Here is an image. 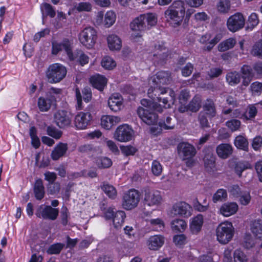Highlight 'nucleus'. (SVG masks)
Instances as JSON below:
<instances>
[{"label":"nucleus","mask_w":262,"mask_h":262,"mask_svg":"<svg viewBox=\"0 0 262 262\" xmlns=\"http://www.w3.org/2000/svg\"><path fill=\"white\" fill-rule=\"evenodd\" d=\"M164 243V237L161 235L150 236L147 242L149 249L157 250L162 246Z\"/></svg>","instance_id":"nucleus-23"},{"label":"nucleus","mask_w":262,"mask_h":262,"mask_svg":"<svg viewBox=\"0 0 262 262\" xmlns=\"http://www.w3.org/2000/svg\"><path fill=\"white\" fill-rule=\"evenodd\" d=\"M168 89L163 88L160 85H155V83L150 85L148 90L147 94L148 97L154 101H158L159 102H162V108H169L171 104H173L175 101V93L172 90H170L169 99L167 97H160L167 93Z\"/></svg>","instance_id":"nucleus-2"},{"label":"nucleus","mask_w":262,"mask_h":262,"mask_svg":"<svg viewBox=\"0 0 262 262\" xmlns=\"http://www.w3.org/2000/svg\"><path fill=\"white\" fill-rule=\"evenodd\" d=\"M77 150L82 154H90L95 151L93 146L89 144H84L79 146Z\"/></svg>","instance_id":"nucleus-54"},{"label":"nucleus","mask_w":262,"mask_h":262,"mask_svg":"<svg viewBox=\"0 0 262 262\" xmlns=\"http://www.w3.org/2000/svg\"><path fill=\"white\" fill-rule=\"evenodd\" d=\"M235 146L239 149L247 151L248 149V142L247 139L242 136H238L234 140Z\"/></svg>","instance_id":"nucleus-39"},{"label":"nucleus","mask_w":262,"mask_h":262,"mask_svg":"<svg viewBox=\"0 0 262 262\" xmlns=\"http://www.w3.org/2000/svg\"><path fill=\"white\" fill-rule=\"evenodd\" d=\"M204 162L206 168H212L214 166L215 157L211 151L206 153L204 157Z\"/></svg>","instance_id":"nucleus-46"},{"label":"nucleus","mask_w":262,"mask_h":262,"mask_svg":"<svg viewBox=\"0 0 262 262\" xmlns=\"http://www.w3.org/2000/svg\"><path fill=\"white\" fill-rule=\"evenodd\" d=\"M258 23L259 19L257 14L255 13H252L248 17L247 23V28L252 30L255 27Z\"/></svg>","instance_id":"nucleus-49"},{"label":"nucleus","mask_w":262,"mask_h":262,"mask_svg":"<svg viewBox=\"0 0 262 262\" xmlns=\"http://www.w3.org/2000/svg\"><path fill=\"white\" fill-rule=\"evenodd\" d=\"M66 68L60 63H53L50 65L46 73L48 82L56 83L61 81L66 76Z\"/></svg>","instance_id":"nucleus-4"},{"label":"nucleus","mask_w":262,"mask_h":262,"mask_svg":"<svg viewBox=\"0 0 262 262\" xmlns=\"http://www.w3.org/2000/svg\"><path fill=\"white\" fill-rule=\"evenodd\" d=\"M238 207L235 203H228L224 204L220 208V212L224 216L228 217L235 214Z\"/></svg>","instance_id":"nucleus-26"},{"label":"nucleus","mask_w":262,"mask_h":262,"mask_svg":"<svg viewBox=\"0 0 262 262\" xmlns=\"http://www.w3.org/2000/svg\"><path fill=\"white\" fill-rule=\"evenodd\" d=\"M108 105L114 112L120 111L123 106V98L119 94H113L108 100Z\"/></svg>","instance_id":"nucleus-20"},{"label":"nucleus","mask_w":262,"mask_h":262,"mask_svg":"<svg viewBox=\"0 0 262 262\" xmlns=\"http://www.w3.org/2000/svg\"><path fill=\"white\" fill-rule=\"evenodd\" d=\"M226 125L231 131L234 132L239 129L241 123L239 120L232 119L227 121Z\"/></svg>","instance_id":"nucleus-58"},{"label":"nucleus","mask_w":262,"mask_h":262,"mask_svg":"<svg viewBox=\"0 0 262 262\" xmlns=\"http://www.w3.org/2000/svg\"><path fill=\"white\" fill-rule=\"evenodd\" d=\"M176 122L174 118L169 116H167L163 117L159 122V125L164 129H172L174 128Z\"/></svg>","instance_id":"nucleus-32"},{"label":"nucleus","mask_w":262,"mask_h":262,"mask_svg":"<svg viewBox=\"0 0 262 262\" xmlns=\"http://www.w3.org/2000/svg\"><path fill=\"white\" fill-rule=\"evenodd\" d=\"M40 9L43 19L47 16H49L51 17H54L55 16V10L51 5L48 3L42 4L40 6Z\"/></svg>","instance_id":"nucleus-36"},{"label":"nucleus","mask_w":262,"mask_h":262,"mask_svg":"<svg viewBox=\"0 0 262 262\" xmlns=\"http://www.w3.org/2000/svg\"><path fill=\"white\" fill-rule=\"evenodd\" d=\"M255 245V241L253 238L250 234H247L244 238L243 243L244 247L246 249L252 248Z\"/></svg>","instance_id":"nucleus-63"},{"label":"nucleus","mask_w":262,"mask_h":262,"mask_svg":"<svg viewBox=\"0 0 262 262\" xmlns=\"http://www.w3.org/2000/svg\"><path fill=\"white\" fill-rule=\"evenodd\" d=\"M120 149L122 152L127 156L134 155L137 151L136 148L131 145L122 146Z\"/></svg>","instance_id":"nucleus-62"},{"label":"nucleus","mask_w":262,"mask_h":262,"mask_svg":"<svg viewBox=\"0 0 262 262\" xmlns=\"http://www.w3.org/2000/svg\"><path fill=\"white\" fill-rule=\"evenodd\" d=\"M223 73V69L220 68H212L208 71L207 74L210 79L220 76Z\"/></svg>","instance_id":"nucleus-60"},{"label":"nucleus","mask_w":262,"mask_h":262,"mask_svg":"<svg viewBox=\"0 0 262 262\" xmlns=\"http://www.w3.org/2000/svg\"><path fill=\"white\" fill-rule=\"evenodd\" d=\"M157 23L156 15L152 13H147L140 15L136 17L130 23V27L135 31H144L150 29Z\"/></svg>","instance_id":"nucleus-3"},{"label":"nucleus","mask_w":262,"mask_h":262,"mask_svg":"<svg viewBox=\"0 0 262 262\" xmlns=\"http://www.w3.org/2000/svg\"><path fill=\"white\" fill-rule=\"evenodd\" d=\"M227 198V193L226 190L224 189H219L213 194L212 201L213 203H216L217 202H221L226 200Z\"/></svg>","instance_id":"nucleus-44"},{"label":"nucleus","mask_w":262,"mask_h":262,"mask_svg":"<svg viewBox=\"0 0 262 262\" xmlns=\"http://www.w3.org/2000/svg\"><path fill=\"white\" fill-rule=\"evenodd\" d=\"M177 149L179 157L183 161L192 158L196 154V149L194 147L187 142L179 143Z\"/></svg>","instance_id":"nucleus-15"},{"label":"nucleus","mask_w":262,"mask_h":262,"mask_svg":"<svg viewBox=\"0 0 262 262\" xmlns=\"http://www.w3.org/2000/svg\"><path fill=\"white\" fill-rule=\"evenodd\" d=\"M151 169L152 173L156 176H160L162 173L163 169L161 164L157 160H154L152 162Z\"/></svg>","instance_id":"nucleus-57"},{"label":"nucleus","mask_w":262,"mask_h":262,"mask_svg":"<svg viewBox=\"0 0 262 262\" xmlns=\"http://www.w3.org/2000/svg\"><path fill=\"white\" fill-rule=\"evenodd\" d=\"M232 147L229 144H221L216 148V152L217 156L223 159L228 158L232 154Z\"/></svg>","instance_id":"nucleus-24"},{"label":"nucleus","mask_w":262,"mask_h":262,"mask_svg":"<svg viewBox=\"0 0 262 262\" xmlns=\"http://www.w3.org/2000/svg\"><path fill=\"white\" fill-rule=\"evenodd\" d=\"M245 24V19L241 13H236L230 16L227 21V26L229 31L236 32L242 29Z\"/></svg>","instance_id":"nucleus-12"},{"label":"nucleus","mask_w":262,"mask_h":262,"mask_svg":"<svg viewBox=\"0 0 262 262\" xmlns=\"http://www.w3.org/2000/svg\"><path fill=\"white\" fill-rule=\"evenodd\" d=\"M192 208L185 202H179L173 205L170 210V215L171 217L180 216L188 217L191 215Z\"/></svg>","instance_id":"nucleus-11"},{"label":"nucleus","mask_w":262,"mask_h":262,"mask_svg":"<svg viewBox=\"0 0 262 262\" xmlns=\"http://www.w3.org/2000/svg\"><path fill=\"white\" fill-rule=\"evenodd\" d=\"M206 115H207L203 111H201L198 115V121L201 127L203 128L210 127Z\"/></svg>","instance_id":"nucleus-56"},{"label":"nucleus","mask_w":262,"mask_h":262,"mask_svg":"<svg viewBox=\"0 0 262 262\" xmlns=\"http://www.w3.org/2000/svg\"><path fill=\"white\" fill-rule=\"evenodd\" d=\"M133 130L127 124L119 126L114 134L115 139L120 142H127L132 140Z\"/></svg>","instance_id":"nucleus-14"},{"label":"nucleus","mask_w":262,"mask_h":262,"mask_svg":"<svg viewBox=\"0 0 262 262\" xmlns=\"http://www.w3.org/2000/svg\"><path fill=\"white\" fill-rule=\"evenodd\" d=\"M185 4L182 1H174L165 11L167 21L173 27L181 25L185 13Z\"/></svg>","instance_id":"nucleus-1"},{"label":"nucleus","mask_w":262,"mask_h":262,"mask_svg":"<svg viewBox=\"0 0 262 262\" xmlns=\"http://www.w3.org/2000/svg\"><path fill=\"white\" fill-rule=\"evenodd\" d=\"M203 109L204 113H206L209 118L214 117L216 114L215 104L213 100L207 99L204 102Z\"/></svg>","instance_id":"nucleus-28"},{"label":"nucleus","mask_w":262,"mask_h":262,"mask_svg":"<svg viewBox=\"0 0 262 262\" xmlns=\"http://www.w3.org/2000/svg\"><path fill=\"white\" fill-rule=\"evenodd\" d=\"M201 101L199 96H195L188 104L189 111L192 112L198 111L201 106Z\"/></svg>","instance_id":"nucleus-45"},{"label":"nucleus","mask_w":262,"mask_h":262,"mask_svg":"<svg viewBox=\"0 0 262 262\" xmlns=\"http://www.w3.org/2000/svg\"><path fill=\"white\" fill-rule=\"evenodd\" d=\"M64 51L71 60H73L75 57L72 53L71 44L69 39H64L61 42L54 41L52 43V54L57 55Z\"/></svg>","instance_id":"nucleus-10"},{"label":"nucleus","mask_w":262,"mask_h":262,"mask_svg":"<svg viewBox=\"0 0 262 262\" xmlns=\"http://www.w3.org/2000/svg\"><path fill=\"white\" fill-rule=\"evenodd\" d=\"M53 103L47 97H40L38 100V106L40 111H48L51 107Z\"/></svg>","instance_id":"nucleus-40"},{"label":"nucleus","mask_w":262,"mask_h":262,"mask_svg":"<svg viewBox=\"0 0 262 262\" xmlns=\"http://www.w3.org/2000/svg\"><path fill=\"white\" fill-rule=\"evenodd\" d=\"M64 247V244L57 243L51 245L47 250V253L49 254H59Z\"/></svg>","instance_id":"nucleus-50"},{"label":"nucleus","mask_w":262,"mask_h":262,"mask_svg":"<svg viewBox=\"0 0 262 262\" xmlns=\"http://www.w3.org/2000/svg\"><path fill=\"white\" fill-rule=\"evenodd\" d=\"M144 203L148 206H158L161 204L162 198L159 191L149 187H146L143 191Z\"/></svg>","instance_id":"nucleus-7"},{"label":"nucleus","mask_w":262,"mask_h":262,"mask_svg":"<svg viewBox=\"0 0 262 262\" xmlns=\"http://www.w3.org/2000/svg\"><path fill=\"white\" fill-rule=\"evenodd\" d=\"M171 229L175 233L183 232L187 227L186 222L181 219H175L170 222Z\"/></svg>","instance_id":"nucleus-29"},{"label":"nucleus","mask_w":262,"mask_h":262,"mask_svg":"<svg viewBox=\"0 0 262 262\" xmlns=\"http://www.w3.org/2000/svg\"><path fill=\"white\" fill-rule=\"evenodd\" d=\"M96 164L101 168H108L112 165V160L107 157H100L96 160Z\"/></svg>","instance_id":"nucleus-48"},{"label":"nucleus","mask_w":262,"mask_h":262,"mask_svg":"<svg viewBox=\"0 0 262 262\" xmlns=\"http://www.w3.org/2000/svg\"><path fill=\"white\" fill-rule=\"evenodd\" d=\"M116 20V15L113 11H109L105 15L104 25L108 28L112 26Z\"/></svg>","instance_id":"nucleus-47"},{"label":"nucleus","mask_w":262,"mask_h":262,"mask_svg":"<svg viewBox=\"0 0 262 262\" xmlns=\"http://www.w3.org/2000/svg\"><path fill=\"white\" fill-rule=\"evenodd\" d=\"M235 43L236 41L234 38H230L219 44L218 47L219 50L220 52L227 51L233 48Z\"/></svg>","instance_id":"nucleus-41"},{"label":"nucleus","mask_w":262,"mask_h":262,"mask_svg":"<svg viewBox=\"0 0 262 262\" xmlns=\"http://www.w3.org/2000/svg\"><path fill=\"white\" fill-rule=\"evenodd\" d=\"M140 200L139 192L134 189H130L123 195L122 206L126 210H131L137 206Z\"/></svg>","instance_id":"nucleus-8"},{"label":"nucleus","mask_w":262,"mask_h":262,"mask_svg":"<svg viewBox=\"0 0 262 262\" xmlns=\"http://www.w3.org/2000/svg\"><path fill=\"white\" fill-rule=\"evenodd\" d=\"M257 113V110L255 105H249L244 112V120H252L255 118Z\"/></svg>","instance_id":"nucleus-42"},{"label":"nucleus","mask_w":262,"mask_h":262,"mask_svg":"<svg viewBox=\"0 0 262 262\" xmlns=\"http://www.w3.org/2000/svg\"><path fill=\"white\" fill-rule=\"evenodd\" d=\"M251 53L253 56L262 59V41H258L253 45Z\"/></svg>","instance_id":"nucleus-55"},{"label":"nucleus","mask_w":262,"mask_h":262,"mask_svg":"<svg viewBox=\"0 0 262 262\" xmlns=\"http://www.w3.org/2000/svg\"><path fill=\"white\" fill-rule=\"evenodd\" d=\"M76 9L79 11H90L92 9V5L89 2H81L75 6Z\"/></svg>","instance_id":"nucleus-61"},{"label":"nucleus","mask_w":262,"mask_h":262,"mask_svg":"<svg viewBox=\"0 0 262 262\" xmlns=\"http://www.w3.org/2000/svg\"><path fill=\"white\" fill-rule=\"evenodd\" d=\"M54 120L57 125L60 128L68 126L71 123V120L68 112L59 110L54 114Z\"/></svg>","instance_id":"nucleus-17"},{"label":"nucleus","mask_w":262,"mask_h":262,"mask_svg":"<svg viewBox=\"0 0 262 262\" xmlns=\"http://www.w3.org/2000/svg\"><path fill=\"white\" fill-rule=\"evenodd\" d=\"M58 214V209L43 204L38 206L35 211V215L37 217L51 221L55 220L57 218Z\"/></svg>","instance_id":"nucleus-9"},{"label":"nucleus","mask_w":262,"mask_h":262,"mask_svg":"<svg viewBox=\"0 0 262 262\" xmlns=\"http://www.w3.org/2000/svg\"><path fill=\"white\" fill-rule=\"evenodd\" d=\"M239 198V201L243 205H248L251 200V196L250 193L247 192H243Z\"/></svg>","instance_id":"nucleus-64"},{"label":"nucleus","mask_w":262,"mask_h":262,"mask_svg":"<svg viewBox=\"0 0 262 262\" xmlns=\"http://www.w3.org/2000/svg\"><path fill=\"white\" fill-rule=\"evenodd\" d=\"M102 66L106 69H113L116 66L115 61L109 56L104 57L101 61Z\"/></svg>","instance_id":"nucleus-53"},{"label":"nucleus","mask_w":262,"mask_h":262,"mask_svg":"<svg viewBox=\"0 0 262 262\" xmlns=\"http://www.w3.org/2000/svg\"><path fill=\"white\" fill-rule=\"evenodd\" d=\"M33 192L36 200H41L43 198L45 194V190L43 181L41 179H37L35 180L33 186Z\"/></svg>","instance_id":"nucleus-27"},{"label":"nucleus","mask_w":262,"mask_h":262,"mask_svg":"<svg viewBox=\"0 0 262 262\" xmlns=\"http://www.w3.org/2000/svg\"><path fill=\"white\" fill-rule=\"evenodd\" d=\"M102 191L111 199H114L117 196V191L115 188L107 183H103L101 185Z\"/></svg>","instance_id":"nucleus-35"},{"label":"nucleus","mask_w":262,"mask_h":262,"mask_svg":"<svg viewBox=\"0 0 262 262\" xmlns=\"http://www.w3.org/2000/svg\"><path fill=\"white\" fill-rule=\"evenodd\" d=\"M48 135L56 139H59L62 135L61 131L58 130L54 127L49 126L47 128Z\"/></svg>","instance_id":"nucleus-59"},{"label":"nucleus","mask_w":262,"mask_h":262,"mask_svg":"<svg viewBox=\"0 0 262 262\" xmlns=\"http://www.w3.org/2000/svg\"><path fill=\"white\" fill-rule=\"evenodd\" d=\"M68 149L67 143L60 142L57 144L52 151L51 157L52 160L56 161L64 156Z\"/></svg>","instance_id":"nucleus-22"},{"label":"nucleus","mask_w":262,"mask_h":262,"mask_svg":"<svg viewBox=\"0 0 262 262\" xmlns=\"http://www.w3.org/2000/svg\"><path fill=\"white\" fill-rule=\"evenodd\" d=\"M125 216V213L123 211H117L115 212L113 218V223L115 228L119 229L122 227Z\"/></svg>","instance_id":"nucleus-33"},{"label":"nucleus","mask_w":262,"mask_h":262,"mask_svg":"<svg viewBox=\"0 0 262 262\" xmlns=\"http://www.w3.org/2000/svg\"><path fill=\"white\" fill-rule=\"evenodd\" d=\"M141 103L142 105L144 107H143L144 108H147L149 110L153 109L154 110L159 112H161L162 111V104H158L157 102H151L146 99H143L141 100Z\"/></svg>","instance_id":"nucleus-37"},{"label":"nucleus","mask_w":262,"mask_h":262,"mask_svg":"<svg viewBox=\"0 0 262 262\" xmlns=\"http://www.w3.org/2000/svg\"><path fill=\"white\" fill-rule=\"evenodd\" d=\"M250 228L251 232L254 236L258 238L262 237V220H255L250 224Z\"/></svg>","instance_id":"nucleus-31"},{"label":"nucleus","mask_w":262,"mask_h":262,"mask_svg":"<svg viewBox=\"0 0 262 262\" xmlns=\"http://www.w3.org/2000/svg\"><path fill=\"white\" fill-rule=\"evenodd\" d=\"M234 262H248V259L247 255L241 250L236 249L233 253Z\"/></svg>","instance_id":"nucleus-52"},{"label":"nucleus","mask_w":262,"mask_h":262,"mask_svg":"<svg viewBox=\"0 0 262 262\" xmlns=\"http://www.w3.org/2000/svg\"><path fill=\"white\" fill-rule=\"evenodd\" d=\"M216 8L220 13H227L230 9V2L229 0H220Z\"/></svg>","instance_id":"nucleus-43"},{"label":"nucleus","mask_w":262,"mask_h":262,"mask_svg":"<svg viewBox=\"0 0 262 262\" xmlns=\"http://www.w3.org/2000/svg\"><path fill=\"white\" fill-rule=\"evenodd\" d=\"M80 43L87 49L93 48L97 39L96 30L92 27H88L82 30L79 34Z\"/></svg>","instance_id":"nucleus-6"},{"label":"nucleus","mask_w":262,"mask_h":262,"mask_svg":"<svg viewBox=\"0 0 262 262\" xmlns=\"http://www.w3.org/2000/svg\"><path fill=\"white\" fill-rule=\"evenodd\" d=\"M148 222L150 227L155 231H163L165 228L163 221L160 218L150 219Z\"/></svg>","instance_id":"nucleus-38"},{"label":"nucleus","mask_w":262,"mask_h":262,"mask_svg":"<svg viewBox=\"0 0 262 262\" xmlns=\"http://www.w3.org/2000/svg\"><path fill=\"white\" fill-rule=\"evenodd\" d=\"M226 81L230 85H235L238 84L241 81V75L236 72H228L226 77Z\"/></svg>","instance_id":"nucleus-34"},{"label":"nucleus","mask_w":262,"mask_h":262,"mask_svg":"<svg viewBox=\"0 0 262 262\" xmlns=\"http://www.w3.org/2000/svg\"><path fill=\"white\" fill-rule=\"evenodd\" d=\"M251 168L250 164L247 162H239L235 167V171L237 174L241 177L243 171Z\"/></svg>","instance_id":"nucleus-51"},{"label":"nucleus","mask_w":262,"mask_h":262,"mask_svg":"<svg viewBox=\"0 0 262 262\" xmlns=\"http://www.w3.org/2000/svg\"><path fill=\"white\" fill-rule=\"evenodd\" d=\"M204 224V217L201 214H198L190 219L189 222V229L193 234H198L202 230Z\"/></svg>","instance_id":"nucleus-18"},{"label":"nucleus","mask_w":262,"mask_h":262,"mask_svg":"<svg viewBox=\"0 0 262 262\" xmlns=\"http://www.w3.org/2000/svg\"><path fill=\"white\" fill-rule=\"evenodd\" d=\"M137 112L139 117L146 124L151 125H155L157 123L158 115L152 110L139 107Z\"/></svg>","instance_id":"nucleus-13"},{"label":"nucleus","mask_w":262,"mask_h":262,"mask_svg":"<svg viewBox=\"0 0 262 262\" xmlns=\"http://www.w3.org/2000/svg\"><path fill=\"white\" fill-rule=\"evenodd\" d=\"M171 80V74L168 71L158 72L152 78V82L155 85H165L169 84Z\"/></svg>","instance_id":"nucleus-19"},{"label":"nucleus","mask_w":262,"mask_h":262,"mask_svg":"<svg viewBox=\"0 0 262 262\" xmlns=\"http://www.w3.org/2000/svg\"><path fill=\"white\" fill-rule=\"evenodd\" d=\"M234 228L230 222L221 223L216 228V234L217 241L222 244L228 243L234 235Z\"/></svg>","instance_id":"nucleus-5"},{"label":"nucleus","mask_w":262,"mask_h":262,"mask_svg":"<svg viewBox=\"0 0 262 262\" xmlns=\"http://www.w3.org/2000/svg\"><path fill=\"white\" fill-rule=\"evenodd\" d=\"M108 46L111 50H120L122 47L120 38L116 35H110L107 38Z\"/></svg>","instance_id":"nucleus-30"},{"label":"nucleus","mask_w":262,"mask_h":262,"mask_svg":"<svg viewBox=\"0 0 262 262\" xmlns=\"http://www.w3.org/2000/svg\"><path fill=\"white\" fill-rule=\"evenodd\" d=\"M90 81L94 88L100 91L104 89L107 83L106 78L99 74L92 76L90 79Z\"/></svg>","instance_id":"nucleus-25"},{"label":"nucleus","mask_w":262,"mask_h":262,"mask_svg":"<svg viewBox=\"0 0 262 262\" xmlns=\"http://www.w3.org/2000/svg\"><path fill=\"white\" fill-rule=\"evenodd\" d=\"M121 121V119L118 116L104 115L101 119V126L106 129H110Z\"/></svg>","instance_id":"nucleus-21"},{"label":"nucleus","mask_w":262,"mask_h":262,"mask_svg":"<svg viewBox=\"0 0 262 262\" xmlns=\"http://www.w3.org/2000/svg\"><path fill=\"white\" fill-rule=\"evenodd\" d=\"M92 119L90 113L80 112L75 117L74 125L78 129H84L90 124Z\"/></svg>","instance_id":"nucleus-16"}]
</instances>
